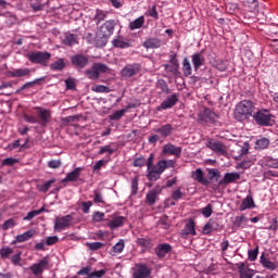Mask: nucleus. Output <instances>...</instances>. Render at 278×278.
I'll return each instance as SVG.
<instances>
[{
    "label": "nucleus",
    "instance_id": "nucleus-29",
    "mask_svg": "<svg viewBox=\"0 0 278 278\" xmlns=\"http://www.w3.org/2000/svg\"><path fill=\"white\" fill-rule=\"evenodd\" d=\"M163 66L167 75H174V77H179V75H181V73L179 72V64L169 63V64H164Z\"/></svg>",
    "mask_w": 278,
    "mask_h": 278
},
{
    "label": "nucleus",
    "instance_id": "nucleus-52",
    "mask_svg": "<svg viewBox=\"0 0 278 278\" xmlns=\"http://www.w3.org/2000/svg\"><path fill=\"white\" fill-rule=\"evenodd\" d=\"M161 168L165 170L166 168H175V161L167 160V161H159Z\"/></svg>",
    "mask_w": 278,
    "mask_h": 278
},
{
    "label": "nucleus",
    "instance_id": "nucleus-18",
    "mask_svg": "<svg viewBox=\"0 0 278 278\" xmlns=\"http://www.w3.org/2000/svg\"><path fill=\"white\" fill-rule=\"evenodd\" d=\"M191 62L193 65V71H199L201 66H205V56H203L202 52H195L191 55Z\"/></svg>",
    "mask_w": 278,
    "mask_h": 278
},
{
    "label": "nucleus",
    "instance_id": "nucleus-47",
    "mask_svg": "<svg viewBox=\"0 0 278 278\" xmlns=\"http://www.w3.org/2000/svg\"><path fill=\"white\" fill-rule=\"evenodd\" d=\"M125 112H127V110L125 109L118 110L115 113L111 114L109 118L110 121H121L123 116H125Z\"/></svg>",
    "mask_w": 278,
    "mask_h": 278
},
{
    "label": "nucleus",
    "instance_id": "nucleus-40",
    "mask_svg": "<svg viewBox=\"0 0 278 278\" xmlns=\"http://www.w3.org/2000/svg\"><path fill=\"white\" fill-rule=\"evenodd\" d=\"M63 45H65L66 47H73L74 45H77V35L67 34L65 36V39L63 40Z\"/></svg>",
    "mask_w": 278,
    "mask_h": 278
},
{
    "label": "nucleus",
    "instance_id": "nucleus-48",
    "mask_svg": "<svg viewBox=\"0 0 278 278\" xmlns=\"http://www.w3.org/2000/svg\"><path fill=\"white\" fill-rule=\"evenodd\" d=\"M14 227H16V219L10 218L3 223L2 230L8 231V229H14Z\"/></svg>",
    "mask_w": 278,
    "mask_h": 278
},
{
    "label": "nucleus",
    "instance_id": "nucleus-9",
    "mask_svg": "<svg viewBox=\"0 0 278 278\" xmlns=\"http://www.w3.org/2000/svg\"><path fill=\"white\" fill-rule=\"evenodd\" d=\"M142 70V65L139 63H132V64H127L122 71L121 75L122 77H134L140 73Z\"/></svg>",
    "mask_w": 278,
    "mask_h": 278
},
{
    "label": "nucleus",
    "instance_id": "nucleus-3",
    "mask_svg": "<svg viewBox=\"0 0 278 278\" xmlns=\"http://www.w3.org/2000/svg\"><path fill=\"white\" fill-rule=\"evenodd\" d=\"M27 60L31 64H39L40 66H49V60H51V53L47 51H30L26 54Z\"/></svg>",
    "mask_w": 278,
    "mask_h": 278
},
{
    "label": "nucleus",
    "instance_id": "nucleus-30",
    "mask_svg": "<svg viewBox=\"0 0 278 278\" xmlns=\"http://www.w3.org/2000/svg\"><path fill=\"white\" fill-rule=\"evenodd\" d=\"M125 220H127L124 216H116L112 220L109 222L110 229H118V227H123L125 225Z\"/></svg>",
    "mask_w": 278,
    "mask_h": 278
},
{
    "label": "nucleus",
    "instance_id": "nucleus-42",
    "mask_svg": "<svg viewBox=\"0 0 278 278\" xmlns=\"http://www.w3.org/2000/svg\"><path fill=\"white\" fill-rule=\"evenodd\" d=\"M137 244L142 247V249H151L153 247V240L149 238H139L137 239Z\"/></svg>",
    "mask_w": 278,
    "mask_h": 278
},
{
    "label": "nucleus",
    "instance_id": "nucleus-21",
    "mask_svg": "<svg viewBox=\"0 0 278 278\" xmlns=\"http://www.w3.org/2000/svg\"><path fill=\"white\" fill-rule=\"evenodd\" d=\"M156 256L162 260L163 257H166L170 251H173V247L168 243H161L155 248Z\"/></svg>",
    "mask_w": 278,
    "mask_h": 278
},
{
    "label": "nucleus",
    "instance_id": "nucleus-7",
    "mask_svg": "<svg viewBox=\"0 0 278 278\" xmlns=\"http://www.w3.org/2000/svg\"><path fill=\"white\" fill-rule=\"evenodd\" d=\"M151 277V269L144 263H138L132 268V278H149Z\"/></svg>",
    "mask_w": 278,
    "mask_h": 278
},
{
    "label": "nucleus",
    "instance_id": "nucleus-25",
    "mask_svg": "<svg viewBox=\"0 0 278 278\" xmlns=\"http://www.w3.org/2000/svg\"><path fill=\"white\" fill-rule=\"evenodd\" d=\"M153 131H155V134H160L162 138H168V136L173 134L174 128L170 124H165L161 127L154 128Z\"/></svg>",
    "mask_w": 278,
    "mask_h": 278
},
{
    "label": "nucleus",
    "instance_id": "nucleus-13",
    "mask_svg": "<svg viewBox=\"0 0 278 278\" xmlns=\"http://www.w3.org/2000/svg\"><path fill=\"white\" fill-rule=\"evenodd\" d=\"M35 110H38L39 125H41V127H47L51 122V111L40 106L35 108Z\"/></svg>",
    "mask_w": 278,
    "mask_h": 278
},
{
    "label": "nucleus",
    "instance_id": "nucleus-57",
    "mask_svg": "<svg viewBox=\"0 0 278 278\" xmlns=\"http://www.w3.org/2000/svg\"><path fill=\"white\" fill-rule=\"evenodd\" d=\"M212 204H207L205 207L202 208V215L204 218H210L213 214Z\"/></svg>",
    "mask_w": 278,
    "mask_h": 278
},
{
    "label": "nucleus",
    "instance_id": "nucleus-17",
    "mask_svg": "<svg viewBox=\"0 0 278 278\" xmlns=\"http://www.w3.org/2000/svg\"><path fill=\"white\" fill-rule=\"evenodd\" d=\"M240 179V173H226L224 178L218 181V188L220 186H229V184H236Z\"/></svg>",
    "mask_w": 278,
    "mask_h": 278
},
{
    "label": "nucleus",
    "instance_id": "nucleus-60",
    "mask_svg": "<svg viewBox=\"0 0 278 278\" xmlns=\"http://www.w3.org/2000/svg\"><path fill=\"white\" fill-rule=\"evenodd\" d=\"M60 238L58 236L47 237L46 244L47 247H53V244H58Z\"/></svg>",
    "mask_w": 278,
    "mask_h": 278
},
{
    "label": "nucleus",
    "instance_id": "nucleus-19",
    "mask_svg": "<svg viewBox=\"0 0 278 278\" xmlns=\"http://www.w3.org/2000/svg\"><path fill=\"white\" fill-rule=\"evenodd\" d=\"M162 193V187H155L150 190L146 195V201L148 205H155V201H157V197Z\"/></svg>",
    "mask_w": 278,
    "mask_h": 278
},
{
    "label": "nucleus",
    "instance_id": "nucleus-15",
    "mask_svg": "<svg viewBox=\"0 0 278 278\" xmlns=\"http://www.w3.org/2000/svg\"><path fill=\"white\" fill-rule=\"evenodd\" d=\"M114 27H116V22L114 20L106 21L100 27V35L110 38L114 34Z\"/></svg>",
    "mask_w": 278,
    "mask_h": 278
},
{
    "label": "nucleus",
    "instance_id": "nucleus-56",
    "mask_svg": "<svg viewBox=\"0 0 278 278\" xmlns=\"http://www.w3.org/2000/svg\"><path fill=\"white\" fill-rule=\"evenodd\" d=\"M92 92H104L108 93L110 92V87L105 85H97L96 87L91 88Z\"/></svg>",
    "mask_w": 278,
    "mask_h": 278
},
{
    "label": "nucleus",
    "instance_id": "nucleus-34",
    "mask_svg": "<svg viewBox=\"0 0 278 278\" xmlns=\"http://www.w3.org/2000/svg\"><path fill=\"white\" fill-rule=\"evenodd\" d=\"M34 236H36V230L30 229L22 235H17L16 242H27L28 240H31Z\"/></svg>",
    "mask_w": 278,
    "mask_h": 278
},
{
    "label": "nucleus",
    "instance_id": "nucleus-14",
    "mask_svg": "<svg viewBox=\"0 0 278 278\" xmlns=\"http://www.w3.org/2000/svg\"><path fill=\"white\" fill-rule=\"evenodd\" d=\"M206 147L211 149V151H214V153H218V155H225L227 153L225 150V144H223L220 141H216V139H210L206 142Z\"/></svg>",
    "mask_w": 278,
    "mask_h": 278
},
{
    "label": "nucleus",
    "instance_id": "nucleus-22",
    "mask_svg": "<svg viewBox=\"0 0 278 278\" xmlns=\"http://www.w3.org/2000/svg\"><path fill=\"white\" fill-rule=\"evenodd\" d=\"M191 177L192 179H194V181H198V184H202V186H210V181L207 180V178H205V174L201 168L192 172Z\"/></svg>",
    "mask_w": 278,
    "mask_h": 278
},
{
    "label": "nucleus",
    "instance_id": "nucleus-43",
    "mask_svg": "<svg viewBox=\"0 0 278 278\" xmlns=\"http://www.w3.org/2000/svg\"><path fill=\"white\" fill-rule=\"evenodd\" d=\"M156 88H159V90H162V92H164L165 94H170V88L168 87V83H166V80L164 79L157 80Z\"/></svg>",
    "mask_w": 278,
    "mask_h": 278
},
{
    "label": "nucleus",
    "instance_id": "nucleus-51",
    "mask_svg": "<svg viewBox=\"0 0 278 278\" xmlns=\"http://www.w3.org/2000/svg\"><path fill=\"white\" fill-rule=\"evenodd\" d=\"M86 247H88L89 251H99L100 249H103L104 244L101 242H87Z\"/></svg>",
    "mask_w": 278,
    "mask_h": 278
},
{
    "label": "nucleus",
    "instance_id": "nucleus-44",
    "mask_svg": "<svg viewBox=\"0 0 278 278\" xmlns=\"http://www.w3.org/2000/svg\"><path fill=\"white\" fill-rule=\"evenodd\" d=\"M124 250H125V241L119 240L115 245L112 247L111 254L118 255V253H121Z\"/></svg>",
    "mask_w": 278,
    "mask_h": 278
},
{
    "label": "nucleus",
    "instance_id": "nucleus-55",
    "mask_svg": "<svg viewBox=\"0 0 278 278\" xmlns=\"http://www.w3.org/2000/svg\"><path fill=\"white\" fill-rule=\"evenodd\" d=\"M147 14L148 16H151V18H154L155 21L160 18V13H157V7H155V4L150 10H148Z\"/></svg>",
    "mask_w": 278,
    "mask_h": 278
},
{
    "label": "nucleus",
    "instance_id": "nucleus-8",
    "mask_svg": "<svg viewBox=\"0 0 278 278\" xmlns=\"http://www.w3.org/2000/svg\"><path fill=\"white\" fill-rule=\"evenodd\" d=\"M71 223H73V217L71 215H65L63 217H56L54 222V231H64V229H68L71 227Z\"/></svg>",
    "mask_w": 278,
    "mask_h": 278
},
{
    "label": "nucleus",
    "instance_id": "nucleus-45",
    "mask_svg": "<svg viewBox=\"0 0 278 278\" xmlns=\"http://www.w3.org/2000/svg\"><path fill=\"white\" fill-rule=\"evenodd\" d=\"M110 37H106L105 35H101V33H99L98 38L96 40V47H98L99 49L105 47V45H108V40Z\"/></svg>",
    "mask_w": 278,
    "mask_h": 278
},
{
    "label": "nucleus",
    "instance_id": "nucleus-12",
    "mask_svg": "<svg viewBox=\"0 0 278 278\" xmlns=\"http://www.w3.org/2000/svg\"><path fill=\"white\" fill-rule=\"evenodd\" d=\"M72 64L75 66V68H86L88 64H90V59L84 54H76L71 58Z\"/></svg>",
    "mask_w": 278,
    "mask_h": 278
},
{
    "label": "nucleus",
    "instance_id": "nucleus-28",
    "mask_svg": "<svg viewBox=\"0 0 278 278\" xmlns=\"http://www.w3.org/2000/svg\"><path fill=\"white\" fill-rule=\"evenodd\" d=\"M81 170H84V168L76 167L73 172L68 173L64 179L61 180V184H66V181H77V179H79V175H81Z\"/></svg>",
    "mask_w": 278,
    "mask_h": 278
},
{
    "label": "nucleus",
    "instance_id": "nucleus-32",
    "mask_svg": "<svg viewBox=\"0 0 278 278\" xmlns=\"http://www.w3.org/2000/svg\"><path fill=\"white\" fill-rule=\"evenodd\" d=\"M240 278H253V270L241 263L238 267Z\"/></svg>",
    "mask_w": 278,
    "mask_h": 278
},
{
    "label": "nucleus",
    "instance_id": "nucleus-26",
    "mask_svg": "<svg viewBox=\"0 0 278 278\" xmlns=\"http://www.w3.org/2000/svg\"><path fill=\"white\" fill-rule=\"evenodd\" d=\"M112 45L116 49H129V47H131V41L119 36L116 39H113Z\"/></svg>",
    "mask_w": 278,
    "mask_h": 278
},
{
    "label": "nucleus",
    "instance_id": "nucleus-31",
    "mask_svg": "<svg viewBox=\"0 0 278 278\" xmlns=\"http://www.w3.org/2000/svg\"><path fill=\"white\" fill-rule=\"evenodd\" d=\"M253 207H255V202L253 201V197L247 195V198L242 200V203L240 205V211L244 212V210H253Z\"/></svg>",
    "mask_w": 278,
    "mask_h": 278
},
{
    "label": "nucleus",
    "instance_id": "nucleus-36",
    "mask_svg": "<svg viewBox=\"0 0 278 278\" xmlns=\"http://www.w3.org/2000/svg\"><path fill=\"white\" fill-rule=\"evenodd\" d=\"M270 144V140L266 137H263L255 142V149L258 151H264V149H268Z\"/></svg>",
    "mask_w": 278,
    "mask_h": 278
},
{
    "label": "nucleus",
    "instance_id": "nucleus-50",
    "mask_svg": "<svg viewBox=\"0 0 278 278\" xmlns=\"http://www.w3.org/2000/svg\"><path fill=\"white\" fill-rule=\"evenodd\" d=\"M12 253H14V250L12 248H2L0 249V257H2V260H7L8 257H10V255H12Z\"/></svg>",
    "mask_w": 278,
    "mask_h": 278
},
{
    "label": "nucleus",
    "instance_id": "nucleus-16",
    "mask_svg": "<svg viewBox=\"0 0 278 278\" xmlns=\"http://www.w3.org/2000/svg\"><path fill=\"white\" fill-rule=\"evenodd\" d=\"M179 102V96L177 93H173L172 96L167 97L165 101L161 103L159 110H170V108H175Z\"/></svg>",
    "mask_w": 278,
    "mask_h": 278
},
{
    "label": "nucleus",
    "instance_id": "nucleus-63",
    "mask_svg": "<svg viewBox=\"0 0 278 278\" xmlns=\"http://www.w3.org/2000/svg\"><path fill=\"white\" fill-rule=\"evenodd\" d=\"M81 207L84 214H90V208L92 207V201L81 202Z\"/></svg>",
    "mask_w": 278,
    "mask_h": 278
},
{
    "label": "nucleus",
    "instance_id": "nucleus-27",
    "mask_svg": "<svg viewBox=\"0 0 278 278\" xmlns=\"http://www.w3.org/2000/svg\"><path fill=\"white\" fill-rule=\"evenodd\" d=\"M7 75H9V77H29V75H31V70L27 67L17 68L14 71H8Z\"/></svg>",
    "mask_w": 278,
    "mask_h": 278
},
{
    "label": "nucleus",
    "instance_id": "nucleus-20",
    "mask_svg": "<svg viewBox=\"0 0 278 278\" xmlns=\"http://www.w3.org/2000/svg\"><path fill=\"white\" fill-rule=\"evenodd\" d=\"M163 153L165 155H175V157H181V147H175L173 143H167L163 147Z\"/></svg>",
    "mask_w": 278,
    "mask_h": 278
},
{
    "label": "nucleus",
    "instance_id": "nucleus-6",
    "mask_svg": "<svg viewBox=\"0 0 278 278\" xmlns=\"http://www.w3.org/2000/svg\"><path fill=\"white\" fill-rule=\"evenodd\" d=\"M29 270L35 277H42V273L49 270V257H43L38 263L33 264L29 267Z\"/></svg>",
    "mask_w": 278,
    "mask_h": 278
},
{
    "label": "nucleus",
    "instance_id": "nucleus-46",
    "mask_svg": "<svg viewBox=\"0 0 278 278\" xmlns=\"http://www.w3.org/2000/svg\"><path fill=\"white\" fill-rule=\"evenodd\" d=\"M108 18V11L103 10H97L94 15V21L97 23H101L102 21H105Z\"/></svg>",
    "mask_w": 278,
    "mask_h": 278
},
{
    "label": "nucleus",
    "instance_id": "nucleus-54",
    "mask_svg": "<svg viewBox=\"0 0 278 278\" xmlns=\"http://www.w3.org/2000/svg\"><path fill=\"white\" fill-rule=\"evenodd\" d=\"M132 165L137 168H142V166L147 165V159H144V156H139L134 160Z\"/></svg>",
    "mask_w": 278,
    "mask_h": 278
},
{
    "label": "nucleus",
    "instance_id": "nucleus-58",
    "mask_svg": "<svg viewBox=\"0 0 278 278\" xmlns=\"http://www.w3.org/2000/svg\"><path fill=\"white\" fill-rule=\"evenodd\" d=\"M257 253H260V248L248 251L250 262H255V260H257Z\"/></svg>",
    "mask_w": 278,
    "mask_h": 278
},
{
    "label": "nucleus",
    "instance_id": "nucleus-23",
    "mask_svg": "<svg viewBox=\"0 0 278 278\" xmlns=\"http://www.w3.org/2000/svg\"><path fill=\"white\" fill-rule=\"evenodd\" d=\"M218 229H220V225L218 224V222H216V219L211 218L208 223L204 225L202 231L204 236H210L212 231H218Z\"/></svg>",
    "mask_w": 278,
    "mask_h": 278
},
{
    "label": "nucleus",
    "instance_id": "nucleus-62",
    "mask_svg": "<svg viewBox=\"0 0 278 278\" xmlns=\"http://www.w3.org/2000/svg\"><path fill=\"white\" fill-rule=\"evenodd\" d=\"M242 223H247V218L244 215L236 216L233 220L235 227H242Z\"/></svg>",
    "mask_w": 278,
    "mask_h": 278
},
{
    "label": "nucleus",
    "instance_id": "nucleus-24",
    "mask_svg": "<svg viewBox=\"0 0 278 278\" xmlns=\"http://www.w3.org/2000/svg\"><path fill=\"white\" fill-rule=\"evenodd\" d=\"M142 47H144V49H160V47H162V39L156 37L148 38L142 43Z\"/></svg>",
    "mask_w": 278,
    "mask_h": 278
},
{
    "label": "nucleus",
    "instance_id": "nucleus-37",
    "mask_svg": "<svg viewBox=\"0 0 278 278\" xmlns=\"http://www.w3.org/2000/svg\"><path fill=\"white\" fill-rule=\"evenodd\" d=\"M40 81H45V77L36 78L33 81L24 84L20 89L16 90V94H18V92H23V90H27V88H31V86L40 85Z\"/></svg>",
    "mask_w": 278,
    "mask_h": 278
},
{
    "label": "nucleus",
    "instance_id": "nucleus-49",
    "mask_svg": "<svg viewBox=\"0 0 278 278\" xmlns=\"http://www.w3.org/2000/svg\"><path fill=\"white\" fill-rule=\"evenodd\" d=\"M184 197H186V193L181 192V188L178 187L176 190H174L172 192V199L174 201H181V199H184Z\"/></svg>",
    "mask_w": 278,
    "mask_h": 278
},
{
    "label": "nucleus",
    "instance_id": "nucleus-61",
    "mask_svg": "<svg viewBox=\"0 0 278 278\" xmlns=\"http://www.w3.org/2000/svg\"><path fill=\"white\" fill-rule=\"evenodd\" d=\"M104 153H109V155H112L114 153V149H112V147L110 146L101 147L98 154L103 155Z\"/></svg>",
    "mask_w": 278,
    "mask_h": 278
},
{
    "label": "nucleus",
    "instance_id": "nucleus-39",
    "mask_svg": "<svg viewBox=\"0 0 278 278\" xmlns=\"http://www.w3.org/2000/svg\"><path fill=\"white\" fill-rule=\"evenodd\" d=\"M261 264L264 268H266L267 270H276L277 269V265L275 263H273L271 261H269L266 256L262 255L261 256Z\"/></svg>",
    "mask_w": 278,
    "mask_h": 278
},
{
    "label": "nucleus",
    "instance_id": "nucleus-41",
    "mask_svg": "<svg viewBox=\"0 0 278 278\" xmlns=\"http://www.w3.org/2000/svg\"><path fill=\"white\" fill-rule=\"evenodd\" d=\"M210 184H212V181L216 180V181H220V170H218L217 168H211L208 169V179Z\"/></svg>",
    "mask_w": 278,
    "mask_h": 278
},
{
    "label": "nucleus",
    "instance_id": "nucleus-38",
    "mask_svg": "<svg viewBox=\"0 0 278 278\" xmlns=\"http://www.w3.org/2000/svg\"><path fill=\"white\" fill-rule=\"evenodd\" d=\"M64 68H66V62L64 59H59L50 64V71H63Z\"/></svg>",
    "mask_w": 278,
    "mask_h": 278
},
{
    "label": "nucleus",
    "instance_id": "nucleus-10",
    "mask_svg": "<svg viewBox=\"0 0 278 278\" xmlns=\"http://www.w3.org/2000/svg\"><path fill=\"white\" fill-rule=\"evenodd\" d=\"M164 173V168L160 165V161L156 163V165H152L148 167V174L147 177L149 181H157L160 179V176Z\"/></svg>",
    "mask_w": 278,
    "mask_h": 278
},
{
    "label": "nucleus",
    "instance_id": "nucleus-59",
    "mask_svg": "<svg viewBox=\"0 0 278 278\" xmlns=\"http://www.w3.org/2000/svg\"><path fill=\"white\" fill-rule=\"evenodd\" d=\"M131 197L138 194V177L132 178L131 180Z\"/></svg>",
    "mask_w": 278,
    "mask_h": 278
},
{
    "label": "nucleus",
    "instance_id": "nucleus-53",
    "mask_svg": "<svg viewBox=\"0 0 278 278\" xmlns=\"http://www.w3.org/2000/svg\"><path fill=\"white\" fill-rule=\"evenodd\" d=\"M251 166H253V161L248 160V161H243L241 163H238V165L236 166V168L238 170L242 169V170H247V168H251Z\"/></svg>",
    "mask_w": 278,
    "mask_h": 278
},
{
    "label": "nucleus",
    "instance_id": "nucleus-64",
    "mask_svg": "<svg viewBox=\"0 0 278 278\" xmlns=\"http://www.w3.org/2000/svg\"><path fill=\"white\" fill-rule=\"evenodd\" d=\"M65 85L67 90H75V88H77V85L75 84V79L73 78H67L65 80Z\"/></svg>",
    "mask_w": 278,
    "mask_h": 278
},
{
    "label": "nucleus",
    "instance_id": "nucleus-35",
    "mask_svg": "<svg viewBox=\"0 0 278 278\" xmlns=\"http://www.w3.org/2000/svg\"><path fill=\"white\" fill-rule=\"evenodd\" d=\"M143 26H144V16L141 15L138 18H136L135 21L130 22L129 29H131V31H134L136 29H142Z\"/></svg>",
    "mask_w": 278,
    "mask_h": 278
},
{
    "label": "nucleus",
    "instance_id": "nucleus-33",
    "mask_svg": "<svg viewBox=\"0 0 278 278\" xmlns=\"http://www.w3.org/2000/svg\"><path fill=\"white\" fill-rule=\"evenodd\" d=\"M182 75L184 77H191L192 75V64L188 58L182 60Z\"/></svg>",
    "mask_w": 278,
    "mask_h": 278
},
{
    "label": "nucleus",
    "instance_id": "nucleus-4",
    "mask_svg": "<svg viewBox=\"0 0 278 278\" xmlns=\"http://www.w3.org/2000/svg\"><path fill=\"white\" fill-rule=\"evenodd\" d=\"M198 123L200 125H216L218 123V114L210 108H205L198 114Z\"/></svg>",
    "mask_w": 278,
    "mask_h": 278
},
{
    "label": "nucleus",
    "instance_id": "nucleus-5",
    "mask_svg": "<svg viewBox=\"0 0 278 278\" xmlns=\"http://www.w3.org/2000/svg\"><path fill=\"white\" fill-rule=\"evenodd\" d=\"M110 67L103 63H93L91 68L86 70L85 75L88 79L97 80L101 76V73H108Z\"/></svg>",
    "mask_w": 278,
    "mask_h": 278
},
{
    "label": "nucleus",
    "instance_id": "nucleus-11",
    "mask_svg": "<svg viewBox=\"0 0 278 278\" xmlns=\"http://www.w3.org/2000/svg\"><path fill=\"white\" fill-rule=\"evenodd\" d=\"M181 238L186 240L188 236H197V223L194 219L189 218L180 232Z\"/></svg>",
    "mask_w": 278,
    "mask_h": 278
},
{
    "label": "nucleus",
    "instance_id": "nucleus-2",
    "mask_svg": "<svg viewBox=\"0 0 278 278\" xmlns=\"http://www.w3.org/2000/svg\"><path fill=\"white\" fill-rule=\"evenodd\" d=\"M253 118L260 127H273L275 125V115L268 109H261L253 114Z\"/></svg>",
    "mask_w": 278,
    "mask_h": 278
},
{
    "label": "nucleus",
    "instance_id": "nucleus-1",
    "mask_svg": "<svg viewBox=\"0 0 278 278\" xmlns=\"http://www.w3.org/2000/svg\"><path fill=\"white\" fill-rule=\"evenodd\" d=\"M255 112V104L251 100H242L235 109V118L240 123L249 121Z\"/></svg>",
    "mask_w": 278,
    "mask_h": 278
}]
</instances>
